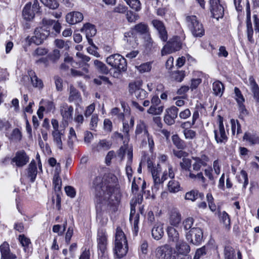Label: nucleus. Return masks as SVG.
<instances>
[{
	"instance_id": "obj_21",
	"label": "nucleus",
	"mask_w": 259,
	"mask_h": 259,
	"mask_svg": "<svg viewBox=\"0 0 259 259\" xmlns=\"http://www.w3.org/2000/svg\"><path fill=\"white\" fill-rule=\"evenodd\" d=\"M118 155L121 158L126 156L129 164H132L133 159V148L128 145H124L120 147L118 151Z\"/></svg>"
},
{
	"instance_id": "obj_42",
	"label": "nucleus",
	"mask_w": 259,
	"mask_h": 259,
	"mask_svg": "<svg viewBox=\"0 0 259 259\" xmlns=\"http://www.w3.org/2000/svg\"><path fill=\"white\" fill-rule=\"evenodd\" d=\"M231 124L233 135H235V132H236L237 135L242 133L241 125L237 120L234 119H231Z\"/></svg>"
},
{
	"instance_id": "obj_37",
	"label": "nucleus",
	"mask_w": 259,
	"mask_h": 259,
	"mask_svg": "<svg viewBox=\"0 0 259 259\" xmlns=\"http://www.w3.org/2000/svg\"><path fill=\"white\" fill-rule=\"evenodd\" d=\"M246 10L247 16V26L248 28V36L249 37V35H252L253 34V30L251 28L250 23L251 12L250 9V5L248 0L246 3Z\"/></svg>"
},
{
	"instance_id": "obj_18",
	"label": "nucleus",
	"mask_w": 259,
	"mask_h": 259,
	"mask_svg": "<svg viewBox=\"0 0 259 259\" xmlns=\"http://www.w3.org/2000/svg\"><path fill=\"white\" fill-rule=\"evenodd\" d=\"M1 259H16V255L10 251V246L8 242H4L0 245Z\"/></svg>"
},
{
	"instance_id": "obj_13",
	"label": "nucleus",
	"mask_w": 259,
	"mask_h": 259,
	"mask_svg": "<svg viewBox=\"0 0 259 259\" xmlns=\"http://www.w3.org/2000/svg\"><path fill=\"white\" fill-rule=\"evenodd\" d=\"M167 215V221L170 226L178 227L182 220L181 214L179 211L175 208H171L169 209Z\"/></svg>"
},
{
	"instance_id": "obj_62",
	"label": "nucleus",
	"mask_w": 259,
	"mask_h": 259,
	"mask_svg": "<svg viewBox=\"0 0 259 259\" xmlns=\"http://www.w3.org/2000/svg\"><path fill=\"white\" fill-rule=\"evenodd\" d=\"M198 116H199L198 112L197 111L194 112L193 114L192 122H183L181 124V127L182 128H185V126H187L188 125H189L190 126L193 125L195 124L196 119L198 118Z\"/></svg>"
},
{
	"instance_id": "obj_27",
	"label": "nucleus",
	"mask_w": 259,
	"mask_h": 259,
	"mask_svg": "<svg viewBox=\"0 0 259 259\" xmlns=\"http://www.w3.org/2000/svg\"><path fill=\"white\" fill-rule=\"evenodd\" d=\"M166 186L168 191L170 193H176L181 190L180 182L174 179L169 181Z\"/></svg>"
},
{
	"instance_id": "obj_15",
	"label": "nucleus",
	"mask_w": 259,
	"mask_h": 259,
	"mask_svg": "<svg viewBox=\"0 0 259 259\" xmlns=\"http://www.w3.org/2000/svg\"><path fill=\"white\" fill-rule=\"evenodd\" d=\"M211 12L213 17L217 20L222 18L224 14V9L220 4V0H210Z\"/></svg>"
},
{
	"instance_id": "obj_34",
	"label": "nucleus",
	"mask_w": 259,
	"mask_h": 259,
	"mask_svg": "<svg viewBox=\"0 0 259 259\" xmlns=\"http://www.w3.org/2000/svg\"><path fill=\"white\" fill-rule=\"evenodd\" d=\"M82 30L85 33L87 38L92 37L96 33V29L95 26L90 23L84 25Z\"/></svg>"
},
{
	"instance_id": "obj_48",
	"label": "nucleus",
	"mask_w": 259,
	"mask_h": 259,
	"mask_svg": "<svg viewBox=\"0 0 259 259\" xmlns=\"http://www.w3.org/2000/svg\"><path fill=\"white\" fill-rule=\"evenodd\" d=\"M131 224L133 225V230L135 235H137L139 231L138 224L139 222V214H137L134 218H130Z\"/></svg>"
},
{
	"instance_id": "obj_40",
	"label": "nucleus",
	"mask_w": 259,
	"mask_h": 259,
	"mask_svg": "<svg viewBox=\"0 0 259 259\" xmlns=\"http://www.w3.org/2000/svg\"><path fill=\"white\" fill-rule=\"evenodd\" d=\"M186 126L184 129L183 133L184 135L185 138L188 140H192L196 139L197 137V133L195 131L190 129L189 128H186Z\"/></svg>"
},
{
	"instance_id": "obj_38",
	"label": "nucleus",
	"mask_w": 259,
	"mask_h": 259,
	"mask_svg": "<svg viewBox=\"0 0 259 259\" xmlns=\"http://www.w3.org/2000/svg\"><path fill=\"white\" fill-rule=\"evenodd\" d=\"M212 90L215 95L221 96L224 90V87L221 82L215 81L212 84Z\"/></svg>"
},
{
	"instance_id": "obj_45",
	"label": "nucleus",
	"mask_w": 259,
	"mask_h": 259,
	"mask_svg": "<svg viewBox=\"0 0 259 259\" xmlns=\"http://www.w3.org/2000/svg\"><path fill=\"white\" fill-rule=\"evenodd\" d=\"M219 215L220 221L223 223L226 228L229 229L230 225V219L228 214L224 211L220 212Z\"/></svg>"
},
{
	"instance_id": "obj_1",
	"label": "nucleus",
	"mask_w": 259,
	"mask_h": 259,
	"mask_svg": "<svg viewBox=\"0 0 259 259\" xmlns=\"http://www.w3.org/2000/svg\"><path fill=\"white\" fill-rule=\"evenodd\" d=\"M92 190L95 195V201L97 204V220L102 225L108 222L107 214L99 210L101 205L116 206L119 202L120 193L118 187V179L113 174H105L99 176L93 181Z\"/></svg>"
},
{
	"instance_id": "obj_31",
	"label": "nucleus",
	"mask_w": 259,
	"mask_h": 259,
	"mask_svg": "<svg viewBox=\"0 0 259 259\" xmlns=\"http://www.w3.org/2000/svg\"><path fill=\"white\" fill-rule=\"evenodd\" d=\"M176 249L177 251L180 254H187L190 250V246L187 243L183 241H179L177 242Z\"/></svg>"
},
{
	"instance_id": "obj_46",
	"label": "nucleus",
	"mask_w": 259,
	"mask_h": 259,
	"mask_svg": "<svg viewBox=\"0 0 259 259\" xmlns=\"http://www.w3.org/2000/svg\"><path fill=\"white\" fill-rule=\"evenodd\" d=\"M132 9L139 11L141 9V3L139 0H124Z\"/></svg>"
},
{
	"instance_id": "obj_47",
	"label": "nucleus",
	"mask_w": 259,
	"mask_h": 259,
	"mask_svg": "<svg viewBox=\"0 0 259 259\" xmlns=\"http://www.w3.org/2000/svg\"><path fill=\"white\" fill-rule=\"evenodd\" d=\"M198 194L201 196H203V194L199 193L197 190H191L185 194V199L187 200L194 201L198 198Z\"/></svg>"
},
{
	"instance_id": "obj_52",
	"label": "nucleus",
	"mask_w": 259,
	"mask_h": 259,
	"mask_svg": "<svg viewBox=\"0 0 259 259\" xmlns=\"http://www.w3.org/2000/svg\"><path fill=\"white\" fill-rule=\"evenodd\" d=\"M46 6L50 9H55L59 7V4L56 0H40Z\"/></svg>"
},
{
	"instance_id": "obj_58",
	"label": "nucleus",
	"mask_w": 259,
	"mask_h": 259,
	"mask_svg": "<svg viewBox=\"0 0 259 259\" xmlns=\"http://www.w3.org/2000/svg\"><path fill=\"white\" fill-rule=\"evenodd\" d=\"M239 181L243 183V188H245L248 184L247 174L244 170H241L239 176Z\"/></svg>"
},
{
	"instance_id": "obj_4",
	"label": "nucleus",
	"mask_w": 259,
	"mask_h": 259,
	"mask_svg": "<svg viewBox=\"0 0 259 259\" xmlns=\"http://www.w3.org/2000/svg\"><path fill=\"white\" fill-rule=\"evenodd\" d=\"M186 22L192 34L196 37H201L204 34L203 25L195 16H189L186 18Z\"/></svg>"
},
{
	"instance_id": "obj_19",
	"label": "nucleus",
	"mask_w": 259,
	"mask_h": 259,
	"mask_svg": "<svg viewBox=\"0 0 259 259\" xmlns=\"http://www.w3.org/2000/svg\"><path fill=\"white\" fill-rule=\"evenodd\" d=\"M83 19V15L79 12H70L66 16V22L71 25L81 22Z\"/></svg>"
},
{
	"instance_id": "obj_63",
	"label": "nucleus",
	"mask_w": 259,
	"mask_h": 259,
	"mask_svg": "<svg viewBox=\"0 0 259 259\" xmlns=\"http://www.w3.org/2000/svg\"><path fill=\"white\" fill-rule=\"evenodd\" d=\"M205 254L206 248L205 246H203L196 250L193 259H199L202 256L205 255Z\"/></svg>"
},
{
	"instance_id": "obj_64",
	"label": "nucleus",
	"mask_w": 259,
	"mask_h": 259,
	"mask_svg": "<svg viewBox=\"0 0 259 259\" xmlns=\"http://www.w3.org/2000/svg\"><path fill=\"white\" fill-rule=\"evenodd\" d=\"M94 82L98 85L101 84L103 82L111 84V82L109 80L108 78L104 76H100L97 78H95L94 79Z\"/></svg>"
},
{
	"instance_id": "obj_60",
	"label": "nucleus",
	"mask_w": 259,
	"mask_h": 259,
	"mask_svg": "<svg viewBox=\"0 0 259 259\" xmlns=\"http://www.w3.org/2000/svg\"><path fill=\"white\" fill-rule=\"evenodd\" d=\"M53 183L55 191H60L62 186V181L60 177H54Z\"/></svg>"
},
{
	"instance_id": "obj_54",
	"label": "nucleus",
	"mask_w": 259,
	"mask_h": 259,
	"mask_svg": "<svg viewBox=\"0 0 259 259\" xmlns=\"http://www.w3.org/2000/svg\"><path fill=\"white\" fill-rule=\"evenodd\" d=\"M134 29L137 32L144 34L148 31V26L147 24L140 23L135 26Z\"/></svg>"
},
{
	"instance_id": "obj_28",
	"label": "nucleus",
	"mask_w": 259,
	"mask_h": 259,
	"mask_svg": "<svg viewBox=\"0 0 259 259\" xmlns=\"http://www.w3.org/2000/svg\"><path fill=\"white\" fill-rule=\"evenodd\" d=\"M176 228L173 226H168L167 228V233L169 241L177 242L179 240V233Z\"/></svg>"
},
{
	"instance_id": "obj_50",
	"label": "nucleus",
	"mask_w": 259,
	"mask_h": 259,
	"mask_svg": "<svg viewBox=\"0 0 259 259\" xmlns=\"http://www.w3.org/2000/svg\"><path fill=\"white\" fill-rule=\"evenodd\" d=\"M94 65L97 69L100 72L107 74L108 72V69L106 67V65L103 62L96 60L94 61Z\"/></svg>"
},
{
	"instance_id": "obj_44",
	"label": "nucleus",
	"mask_w": 259,
	"mask_h": 259,
	"mask_svg": "<svg viewBox=\"0 0 259 259\" xmlns=\"http://www.w3.org/2000/svg\"><path fill=\"white\" fill-rule=\"evenodd\" d=\"M185 76V72L182 70H177L172 72L171 74V77L174 80L181 82Z\"/></svg>"
},
{
	"instance_id": "obj_29",
	"label": "nucleus",
	"mask_w": 259,
	"mask_h": 259,
	"mask_svg": "<svg viewBox=\"0 0 259 259\" xmlns=\"http://www.w3.org/2000/svg\"><path fill=\"white\" fill-rule=\"evenodd\" d=\"M34 10L31 9V4L27 3L24 7L23 10V17L27 21L32 20L34 17Z\"/></svg>"
},
{
	"instance_id": "obj_51",
	"label": "nucleus",
	"mask_w": 259,
	"mask_h": 259,
	"mask_svg": "<svg viewBox=\"0 0 259 259\" xmlns=\"http://www.w3.org/2000/svg\"><path fill=\"white\" fill-rule=\"evenodd\" d=\"M69 63L72 67L75 66L74 64L77 65V63L73 61V59L72 57L69 56L68 55H67L65 56L64 58V63L61 66V69L65 70L68 69L69 67V66L67 65V64Z\"/></svg>"
},
{
	"instance_id": "obj_20",
	"label": "nucleus",
	"mask_w": 259,
	"mask_h": 259,
	"mask_svg": "<svg viewBox=\"0 0 259 259\" xmlns=\"http://www.w3.org/2000/svg\"><path fill=\"white\" fill-rule=\"evenodd\" d=\"M195 160L193 164V168L194 170L198 171L202 166H206L209 161V158L206 155H202L200 157L192 158Z\"/></svg>"
},
{
	"instance_id": "obj_17",
	"label": "nucleus",
	"mask_w": 259,
	"mask_h": 259,
	"mask_svg": "<svg viewBox=\"0 0 259 259\" xmlns=\"http://www.w3.org/2000/svg\"><path fill=\"white\" fill-rule=\"evenodd\" d=\"M153 26L158 32L159 37L161 40L166 41L167 39V33L163 23L158 20L154 19L152 21Z\"/></svg>"
},
{
	"instance_id": "obj_24",
	"label": "nucleus",
	"mask_w": 259,
	"mask_h": 259,
	"mask_svg": "<svg viewBox=\"0 0 259 259\" xmlns=\"http://www.w3.org/2000/svg\"><path fill=\"white\" fill-rule=\"evenodd\" d=\"M68 100L70 102H74L76 104H79L81 102V98L80 94L73 86L70 87V93Z\"/></svg>"
},
{
	"instance_id": "obj_11",
	"label": "nucleus",
	"mask_w": 259,
	"mask_h": 259,
	"mask_svg": "<svg viewBox=\"0 0 259 259\" xmlns=\"http://www.w3.org/2000/svg\"><path fill=\"white\" fill-rule=\"evenodd\" d=\"M178 39V38L176 37L168 41L163 47L161 50V55L162 56L166 55L179 50L181 48V44Z\"/></svg>"
},
{
	"instance_id": "obj_39",
	"label": "nucleus",
	"mask_w": 259,
	"mask_h": 259,
	"mask_svg": "<svg viewBox=\"0 0 259 259\" xmlns=\"http://www.w3.org/2000/svg\"><path fill=\"white\" fill-rule=\"evenodd\" d=\"M112 145V142L106 140H100L96 146V149L99 151L101 150H107L109 149Z\"/></svg>"
},
{
	"instance_id": "obj_9",
	"label": "nucleus",
	"mask_w": 259,
	"mask_h": 259,
	"mask_svg": "<svg viewBox=\"0 0 259 259\" xmlns=\"http://www.w3.org/2000/svg\"><path fill=\"white\" fill-rule=\"evenodd\" d=\"M142 83L141 81H137L129 84L130 94L140 100L144 99L147 96V92L142 89Z\"/></svg>"
},
{
	"instance_id": "obj_53",
	"label": "nucleus",
	"mask_w": 259,
	"mask_h": 259,
	"mask_svg": "<svg viewBox=\"0 0 259 259\" xmlns=\"http://www.w3.org/2000/svg\"><path fill=\"white\" fill-rule=\"evenodd\" d=\"M172 141L174 144L179 149H183L185 147L184 142L180 139L177 135L172 136Z\"/></svg>"
},
{
	"instance_id": "obj_6",
	"label": "nucleus",
	"mask_w": 259,
	"mask_h": 259,
	"mask_svg": "<svg viewBox=\"0 0 259 259\" xmlns=\"http://www.w3.org/2000/svg\"><path fill=\"white\" fill-rule=\"evenodd\" d=\"M34 35L32 37L28 36L26 38V41L29 45L33 43L39 45L43 42L47 37L50 34V30H47L45 28L37 27L35 29Z\"/></svg>"
},
{
	"instance_id": "obj_33",
	"label": "nucleus",
	"mask_w": 259,
	"mask_h": 259,
	"mask_svg": "<svg viewBox=\"0 0 259 259\" xmlns=\"http://www.w3.org/2000/svg\"><path fill=\"white\" fill-rule=\"evenodd\" d=\"M18 240L21 245L23 247L24 251L28 253L30 251L29 245L31 244L29 238L22 234L19 236Z\"/></svg>"
},
{
	"instance_id": "obj_56",
	"label": "nucleus",
	"mask_w": 259,
	"mask_h": 259,
	"mask_svg": "<svg viewBox=\"0 0 259 259\" xmlns=\"http://www.w3.org/2000/svg\"><path fill=\"white\" fill-rule=\"evenodd\" d=\"M152 68L151 64L150 62L143 63L137 67V69L141 73L149 72Z\"/></svg>"
},
{
	"instance_id": "obj_36",
	"label": "nucleus",
	"mask_w": 259,
	"mask_h": 259,
	"mask_svg": "<svg viewBox=\"0 0 259 259\" xmlns=\"http://www.w3.org/2000/svg\"><path fill=\"white\" fill-rule=\"evenodd\" d=\"M29 75L31 78L32 84L34 87L38 89L42 88L44 86L42 81L35 75L34 72L30 71L29 72Z\"/></svg>"
},
{
	"instance_id": "obj_32",
	"label": "nucleus",
	"mask_w": 259,
	"mask_h": 259,
	"mask_svg": "<svg viewBox=\"0 0 259 259\" xmlns=\"http://www.w3.org/2000/svg\"><path fill=\"white\" fill-rule=\"evenodd\" d=\"M225 259H236L234 249L230 246H227L225 248ZM238 259H241V254L240 251L237 252Z\"/></svg>"
},
{
	"instance_id": "obj_2",
	"label": "nucleus",
	"mask_w": 259,
	"mask_h": 259,
	"mask_svg": "<svg viewBox=\"0 0 259 259\" xmlns=\"http://www.w3.org/2000/svg\"><path fill=\"white\" fill-rule=\"evenodd\" d=\"M148 168L150 170L153 181V186L152 190L157 191L163 185V182L169 177L170 179H174L175 176V170L171 164L167 163L168 170H165L162 174H161V168L159 167V164L157 166H153L152 162L150 161H148Z\"/></svg>"
},
{
	"instance_id": "obj_14",
	"label": "nucleus",
	"mask_w": 259,
	"mask_h": 259,
	"mask_svg": "<svg viewBox=\"0 0 259 259\" xmlns=\"http://www.w3.org/2000/svg\"><path fill=\"white\" fill-rule=\"evenodd\" d=\"M29 161V157L26 152L22 150L17 151L11 160V163L15 164L18 167H22Z\"/></svg>"
},
{
	"instance_id": "obj_35",
	"label": "nucleus",
	"mask_w": 259,
	"mask_h": 259,
	"mask_svg": "<svg viewBox=\"0 0 259 259\" xmlns=\"http://www.w3.org/2000/svg\"><path fill=\"white\" fill-rule=\"evenodd\" d=\"M37 175V167L35 162L31 161L28 168V177L31 182H34Z\"/></svg>"
},
{
	"instance_id": "obj_5",
	"label": "nucleus",
	"mask_w": 259,
	"mask_h": 259,
	"mask_svg": "<svg viewBox=\"0 0 259 259\" xmlns=\"http://www.w3.org/2000/svg\"><path fill=\"white\" fill-rule=\"evenodd\" d=\"M108 64L117 69L119 71H125L126 70L125 59L118 54L110 55L106 59Z\"/></svg>"
},
{
	"instance_id": "obj_41",
	"label": "nucleus",
	"mask_w": 259,
	"mask_h": 259,
	"mask_svg": "<svg viewBox=\"0 0 259 259\" xmlns=\"http://www.w3.org/2000/svg\"><path fill=\"white\" fill-rule=\"evenodd\" d=\"M163 109V106L151 105L148 109L147 112L150 114L159 115L162 113Z\"/></svg>"
},
{
	"instance_id": "obj_7",
	"label": "nucleus",
	"mask_w": 259,
	"mask_h": 259,
	"mask_svg": "<svg viewBox=\"0 0 259 259\" xmlns=\"http://www.w3.org/2000/svg\"><path fill=\"white\" fill-rule=\"evenodd\" d=\"M97 240L99 254L106 259L107 255V235L105 229L103 228L98 229Z\"/></svg>"
},
{
	"instance_id": "obj_16",
	"label": "nucleus",
	"mask_w": 259,
	"mask_h": 259,
	"mask_svg": "<svg viewBox=\"0 0 259 259\" xmlns=\"http://www.w3.org/2000/svg\"><path fill=\"white\" fill-rule=\"evenodd\" d=\"M178 108L174 106L166 109L164 116V121L165 123L169 125L174 124L178 116Z\"/></svg>"
},
{
	"instance_id": "obj_49",
	"label": "nucleus",
	"mask_w": 259,
	"mask_h": 259,
	"mask_svg": "<svg viewBox=\"0 0 259 259\" xmlns=\"http://www.w3.org/2000/svg\"><path fill=\"white\" fill-rule=\"evenodd\" d=\"M124 40L126 41V42H129L133 47H135L137 45L136 38L133 35V33L132 31H129L124 33Z\"/></svg>"
},
{
	"instance_id": "obj_57",
	"label": "nucleus",
	"mask_w": 259,
	"mask_h": 259,
	"mask_svg": "<svg viewBox=\"0 0 259 259\" xmlns=\"http://www.w3.org/2000/svg\"><path fill=\"white\" fill-rule=\"evenodd\" d=\"M180 166L182 169L190 171L191 167V161L188 158H183L182 161L180 163Z\"/></svg>"
},
{
	"instance_id": "obj_61",
	"label": "nucleus",
	"mask_w": 259,
	"mask_h": 259,
	"mask_svg": "<svg viewBox=\"0 0 259 259\" xmlns=\"http://www.w3.org/2000/svg\"><path fill=\"white\" fill-rule=\"evenodd\" d=\"M48 50L45 48L39 47L37 48L32 53V56L34 57H38L46 55Z\"/></svg>"
},
{
	"instance_id": "obj_59",
	"label": "nucleus",
	"mask_w": 259,
	"mask_h": 259,
	"mask_svg": "<svg viewBox=\"0 0 259 259\" xmlns=\"http://www.w3.org/2000/svg\"><path fill=\"white\" fill-rule=\"evenodd\" d=\"M126 18L128 22H133L138 20L139 16L138 14L134 13L131 11H128L126 12Z\"/></svg>"
},
{
	"instance_id": "obj_8",
	"label": "nucleus",
	"mask_w": 259,
	"mask_h": 259,
	"mask_svg": "<svg viewBox=\"0 0 259 259\" xmlns=\"http://www.w3.org/2000/svg\"><path fill=\"white\" fill-rule=\"evenodd\" d=\"M215 140L218 144H225L228 140V137L225 131L223 118L219 116V125L214 130Z\"/></svg>"
},
{
	"instance_id": "obj_22",
	"label": "nucleus",
	"mask_w": 259,
	"mask_h": 259,
	"mask_svg": "<svg viewBox=\"0 0 259 259\" xmlns=\"http://www.w3.org/2000/svg\"><path fill=\"white\" fill-rule=\"evenodd\" d=\"M243 140L251 146L259 144V136L254 132H245L243 136Z\"/></svg>"
},
{
	"instance_id": "obj_25",
	"label": "nucleus",
	"mask_w": 259,
	"mask_h": 259,
	"mask_svg": "<svg viewBox=\"0 0 259 259\" xmlns=\"http://www.w3.org/2000/svg\"><path fill=\"white\" fill-rule=\"evenodd\" d=\"M164 234L163 224L157 223L152 229V236L156 240L161 238Z\"/></svg>"
},
{
	"instance_id": "obj_55",
	"label": "nucleus",
	"mask_w": 259,
	"mask_h": 259,
	"mask_svg": "<svg viewBox=\"0 0 259 259\" xmlns=\"http://www.w3.org/2000/svg\"><path fill=\"white\" fill-rule=\"evenodd\" d=\"M235 99L237 102V104L244 103L245 99L242 95L240 90L237 87L234 89Z\"/></svg>"
},
{
	"instance_id": "obj_43",
	"label": "nucleus",
	"mask_w": 259,
	"mask_h": 259,
	"mask_svg": "<svg viewBox=\"0 0 259 259\" xmlns=\"http://www.w3.org/2000/svg\"><path fill=\"white\" fill-rule=\"evenodd\" d=\"M68 144L69 147H72L73 144L77 140V137L73 127H70L69 133L68 136Z\"/></svg>"
},
{
	"instance_id": "obj_12",
	"label": "nucleus",
	"mask_w": 259,
	"mask_h": 259,
	"mask_svg": "<svg viewBox=\"0 0 259 259\" xmlns=\"http://www.w3.org/2000/svg\"><path fill=\"white\" fill-rule=\"evenodd\" d=\"M73 108L67 104H63L60 107V113L63 118L62 125L64 127L67 126L68 121L72 119Z\"/></svg>"
},
{
	"instance_id": "obj_10",
	"label": "nucleus",
	"mask_w": 259,
	"mask_h": 259,
	"mask_svg": "<svg viewBox=\"0 0 259 259\" xmlns=\"http://www.w3.org/2000/svg\"><path fill=\"white\" fill-rule=\"evenodd\" d=\"M186 238L194 245L200 244L203 238V232L200 228H192L186 234Z\"/></svg>"
},
{
	"instance_id": "obj_30",
	"label": "nucleus",
	"mask_w": 259,
	"mask_h": 259,
	"mask_svg": "<svg viewBox=\"0 0 259 259\" xmlns=\"http://www.w3.org/2000/svg\"><path fill=\"white\" fill-rule=\"evenodd\" d=\"M136 137L140 136L141 135H144L147 136L149 135L146 123L143 120L138 121L135 130Z\"/></svg>"
},
{
	"instance_id": "obj_3",
	"label": "nucleus",
	"mask_w": 259,
	"mask_h": 259,
	"mask_svg": "<svg viewBox=\"0 0 259 259\" xmlns=\"http://www.w3.org/2000/svg\"><path fill=\"white\" fill-rule=\"evenodd\" d=\"M114 252L117 257L120 258L125 256L128 251L126 237L120 228H117L115 235Z\"/></svg>"
},
{
	"instance_id": "obj_26",
	"label": "nucleus",
	"mask_w": 259,
	"mask_h": 259,
	"mask_svg": "<svg viewBox=\"0 0 259 259\" xmlns=\"http://www.w3.org/2000/svg\"><path fill=\"white\" fill-rule=\"evenodd\" d=\"M53 143L59 149H63L62 139L64 137V132L52 133Z\"/></svg>"
},
{
	"instance_id": "obj_23",
	"label": "nucleus",
	"mask_w": 259,
	"mask_h": 259,
	"mask_svg": "<svg viewBox=\"0 0 259 259\" xmlns=\"http://www.w3.org/2000/svg\"><path fill=\"white\" fill-rule=\"evenodd\" d=\"M246 83L250 87L251 90L253 94L254 98L259 103V87L256 83L253 76H250Z\"/></svg>"
}]
</instances>
